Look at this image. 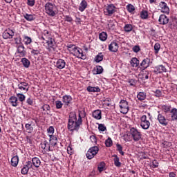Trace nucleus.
I'll use <instances>...</instances> for the list:
<instances>
[{
    "label": "nucleus",
    "instance_id": "6",
    "mask_svg": "<svg viewBox=\"0 0 177 177\" xmlns=\"http://www.w3.org/2000/svg\"><path fill=\"white\" fill-rule=\"evenodd\" d=\"M119 107L120 109V113L122 114H127L128 111H129V106L128 105V102L124 100H122L120 102Z\"/></svg>",
    "mask_w": 177,
    "mask_h": 177
},
{
    "label": "nucleus",
    "instance_id": "59",
    "mask_svg": "<svg viewBox=\"0 0 177 177\" xmlns=\"http://www.w3.org/2000/svg\"><path fill=\"white\" fill-rule=\"evenodd\" d=\"M104 104L106 105V106H110L111 104V99L110 98H106L104 100Z\"/></svg>",
    "mask_w": 177,
    "mask_h": 177
},
{
    "label": "nucleus",
    "instance_id": "4",
    "mask_svg": "<svg viewBox=\"0 0 177 177\" xmlns=\"http://www.w3.org/2000/svg\"><path fill=\"white\" fill-rule=\"evenodd\" d=\"M130 135L134 142H139L142 139V133L136 128L133 127L130 129Z\"/></svg>",
    "mask_w": 177,
    "mask_h": 177
},
{
    "label": "nucleus",
    "instance_id": "42",
    "mask_svg": "<svg viewBox=\"0 0 177 177\" xmlns=\"http://www.w3.org/2000/svg\"><path fill=\"white\" fill-rule=\"evenodd\" d=\"M24 42L25 45H30L32 42V39L28 36H24Z\"/></svg>",
    "mask_w": 177,
    "mask_h": 177
},
{
    "label": "nucleus",
    "instance_id": "8",
    "mask_svg": "<svg viewBox=\"0 0 177 177\" xmlns=\"http://www.w3.org/2000/svg\"><path fill=\"white\" fill-rule=\"evenodd\" d=\"M115 13V6L113 4H109L104 10V15L105 16H113V14Z\"/></svg>",
    "mask_w": 177,
    "mask_h": 177
},
{
    "label": "nucleus",
    "instance_id": "3",
    "mask_svg": "<svg viewBox=\"0 0 177 177\" xmlns=\"http://www.w3.org/2000/svg\"><path fill=\"white\" fill-rule=\"evenodd\" d=\"M17 86L18 87L15 89V93H17V92L20 93H27L30 89L28 82H19Z\"/></svg>",
    "mask_w": 177,
    "mask_h": 177
},
{
    "label": "nucleus",
    "instance_id": "56",
    "mask_svg": "<svg viewBox=\"0 0 177 177\" xmlns=\"http://www.w3.org/2000/svg\"><path fill=\"white\" fill-rule=\"evenodd\" d=\"M48 133L49 135H53L55 133V128L53 127L50 126L48 129H47Z\"/></svg>",
    "mask_w": 177,
    "mask_h": 177
},
{
    "label": "nucleus",
    "instance_id": "62",
    "mask_svg": "<svg viewBox=\"0 0 177 177\" xmlns=\"http://www.w3.org/2000/svg\"><path fill=\"white\" fill-rule=\"evenodd\" d=\"M90 140H91L92 143H97V140L96 139V136H91Z\"/></svg>",
    "mask_w": 177,
    "mask_h": 177
},
{
    "label": "nucleus",
    "instance_id": "47",
    "mask_svg": "<svg viewBox=\"0 0 177 177\" xmlns=\"http://www.w3.org/2000/svg\"><path fill=\"white\" fill-rule=\"evenodd\" d=\"M46 41L49 48H53V39L52 37L46 39Z\"/></svg>",
    "mask_w": 177,
    "mask_h": 177
},
{
    "label": "nucleus",
    "instance_id": "12",
    "mask_svg": "<svg viewBox=\"0 0 177 177\" xmlns=\"http://www.w3.org/2000/svg\"><path fill=\"white\" fill-rule=\"evenodd\" d=\"M118 48H120V46H118V42L116 41H113L109 45V50H110V52H113L114 53L118 52Z\"/></svg>",
    "mask_w": 177,
    "mask_h": 177
},
{
    "label": "nucleus",
    "instance_id": "7",
    "mask_svg": "<svg viewBox=\"0 0 177 177\" xmlns=\"http://www.w3.org/2000/svg\"><path fill=\"white\" fill-rule=\"evenodd\" d=\"M140 127L142 129H149L150 128V121L147 120V116L143 115L140 118Z\"/></svg>",
    "mask_w": 177,
    "mask_h": 177
},
{
    "label": "nucleus",
    "instance_id": "57",
    "mask_svg": "<svg viewBox=\"0 0 177 177\" xmlns=\"http://www.w3.org/2000/svg\"><path fill=\"white\" fill-rule=\"evenodd\" d=\"M151 168L158 167V162L157 160H153L151 165Z\"/></svg>",
    "mask_w": 177,
    "mask_h": 177
},
{
    "label": "nucleus",
    "instance_id": "14",
    "mask_svg": "<svg viewBox=\"0 0 177 177\" xmlns=\"http://www.w3.org/2000/svg\"><path fill=\"white\" fill-rule=\"evenodd\" d=\"M157 120L160 125H162V127H167V125H168V121L167 120L165 116L162 115V114L159 113L158 115Z\"/></svg>",
    "mask_w": 177,
    "mask_h": 177
},
{
    "label": "nucleus",
    "instance_id": "36",
    "mask_svg": "<svg viewBox=\"0 0 177 177\" xmlns=\"http://www.w3.org/2000/svg\"><path fill=\"white\" fill-rule=\"evenodd\" d=\"M137 99L140 102L145 100V99H146V93L139 92L137 95Z\"/></svg>",
    "mask_w": 177,
    "mask_h": 177
},
{
    "label": "nucleus",
    "instance_id": "1",
    "mask_svg": "<svg viewBox=\"0 0 177 177\" xmlns=\"http://www.w3.org/2000/svg\"><path fill=\"white\" fill-rule=\"evenodd\" d=\"M81 125H82V118H81V115L79 114L78 119H77L75 113H71L68 122V131H71V132H73V131H78Z\"/></svg>",
    "mask_w": 177,
    "mask_h": 177
},
{
    "label": "nucleus",
    "instance_id": "25",
    "mask_svg": "<svg viewBox=\"0 0 177 177\" xmlns=\"http://www.w3.org/2000/svg\"><path fill=\"white\" fill-rule=\"evenodd\" d=\"M86 8H88V2H86L85 0H82L80 4L79 10L80 12H84Z\"/></svg>",
    "mask_w": 177,
    "mask_h": 177
},
{
    "label": "nucleus",
    "instance_id": "16",
    "mask_svg": "<svg viewBox=\"0 0 177 177\" xmlns=\"http://www.w3.org/2000/svg\"><path fill=\"white\" fill-rule=\"evenodd\" d=\"M158 21L159 24H161L162 26H165V24H168L169 19L165 15H160L159 17Z\"/></svg>",
    "mask_w": 177,
    "mask_h": 177
},
{
    "label": "nucleus",
    "instance_id": "30",
    "mask_svg": "<svg viewBox=\"0 0 177 177\" xmlns=\"http://www.w3.org/2000/svg\"><path fill=\"white\" fill-rule=\"evenodd\" d=\"M18 164H19V156H13L11 159V165L12 167H17Z\"/></svg>",
    "mask_w": 177,
    "mask_h": 177
},
{
    "label": "nucleus",
    "instance_id": "26",
    "mask_svg": "<svg viewBox=\"0 0 177 177\" xmlns=\"http://www.w3.org/2000/svg\"><path fill=\"white\" fill-rule=\"evenodd\" d=\"M25 128L28 133H32V131H34V128L32 127V122L26 124Z\"/></svg>",
    "mask_w": 177,
    "mask_h": 177
},
{
    "label": "nucleus",
    "instance_id": "33",
    "mask_svg": "<svg viewBox=\"0 0 177 177\" xmlns=\"http://www.w3.org/2000/svg\"><path fill=\"white\" fill-rule=\"evenodd\" d=\"M41 109L43 111H44V114L49 115V113H50V106H49V104H44L41 107Z\"/></svg>",
    "mask_w": 177,
    "mask_h": 177
},
{
    "label": "nucleus",
    "instance_id": "58",
    "mask_svg": "<svg viewBox=\"0 0 177 177\" xmlns=\"http://www.w3.org/2000/svg\"><path fill=\"white\" fill-rule=\"evenodd\" d=\"M133 52L138 53L140 50V47L139 46H135L133 47Z\"/></svg>",
    "mask_w": 177,
    "mask_h": 177
},
{
    "label": "nucleus",
    "instance_id": "13",
    "mask_svg": "<svg viewBox=\"0 0 177 177\" xmlns=\"http://www.w3.org/2000/svg\"><path fill=\"white\" fill-rule=\"evenodd\" d=\"M55 67L58 68V70H63L66 67V61L63 59H59L55 64Z\"/></svg>",
    "mask_w": 177,
    "mask_h": 177
},
{
    "label": "nucleus",
    "instance_id": "43",
    "mask_svg": "<svg viewBox=\"0 0 177 177\" xmlns=\"http://www.w3.org/2000/svg\"><path fill=\"white\" fill-rule=\"evenodd\" d=\"M142 78H144V80H149V75L150 74V71H145V69H142Z\"/></svg>",
    "mask_w": 177,
    "mask_h": 177
},
{
    "label": "nucleus",
    "instance_id": "20",
    "mask_svg": "<svg viewBox=\"0 0 177 177\" xmlns=\"http://www.w3.org/2000/svg\"><path fill=\"white\" fill-rule=\"evenodd\" d=\"M73 97L71 95H65L62 97V102L65 106H68L71 103Z\"/></svg>",
    "mask_w": 177,
    "mask_h": 177
},
{
    "label": "nucleus",
    "instance_id": "60",
    "mask_svg": "<svg viewBox=\"0 0 177 177\" xmlns=\"http://www.w3.org/2000/svg\"><path fill=\"white\" fill-rule=\"evenodd\" d=\"M162 95V93L160 90H156L155 91V96L156 97H160Z\"/></svg>",
    "mask_w": 177,
    "mask_h": 177
},
{
    "label": "nucleus",
    "instance_id": "40",
    "mask_svg": "<svg viewBox=\"0 0 177 177\" xmlns=\"http://www.w3.org/2000/svg\"><path fill=\"white\" fill-rule=\"evenodd\" d=\"M113 162L115 167H121V162H120V158L117 155H113Z\"/></svg>",
    "mask_w": 177,
    "mask_h": 177
},
{
    "label": "nucleus",
    "instance_id": "32",
    "mask_svg": "<svg viewBox=\"0 0 177 177\" xmlns=\"http://www.w3.org/2000/svg\"><path fill=\"white\" fill-rule=\"evenodd\" d=\"M40 146L44 150H46V151H50V147L49 146V144H48V142L44 141L41 142Z\"/></svg>",
    "mask_w": 177,
    "mask_h": 177
},
{
    "label": "nucleus",
    "instance_id": "9",
    "mask_svg": "<svg viewBox=\"0 0 177 177\" xmlns=\"http://www.w3.org/2000/svg\"><path fill=\"white\" fill-rule=\"evenodd\" d=\"M72 55L73 56H75V57H77L78 59H82V60H85V59H86V56L84 55L82 49L78 47H76V48H75V50L73 51Z\"/></svg>",
    "mask_w": 177,
    "mask_h": 177
},
{
    "label": "nucleus",
    "instance_id": "51",
    "mask_svg": "<svg viewBox=\"0 0 177 177\" xmlns=\"http://www.w3.org/2000/svg\"><path fill=\"white\" fill-rule=\"evenodd\" d=\"M56 109H60L63 107V102L60 100L55 101Z\"/></svg>",
    "mask_w": 177,
    "mask_h": 177
},
{
    "label": "nucleus",
    "instance_id": "54",
    "mask_svg": "<svg viewBox=\"0 0 177 177\" xmlns=\"http://www.w3.org/2000/svg\"><path fill=\"white\" fill-rule=\"evenodd\" d=\"M116 147H117V150H118V151H119L120 154H121L122 156H124V152L122 151V146H121V145H120V144H116Z\"/></svg>",
    "mask_w": 177,
    "mask_h": 177
},
{
    "label": "nucleus",
    "instance_id": "35",
    "mask_svg": "<svg viewBox=\"0 0 177 177\" xmlns=\"http://www.w3.org/2000/svg\"><path fill=\"white\" fill-rule=\"evenodd\" d=\"M50 142L53 146H56L57 145V137L53 135H49Z\"/></svg>",
    "mask_w": 177,
    "mask_h": 177
},
{
    "label": "nucleus",
    "instance_id": "24",
    "mask_svg": "<svg viewBox=\"0 0 177 177\" xmlns=\"http://www.w3.org/2000/svg\"><path fill=\"white\" fill-rule=\"evenodd\" d=\"M93 117L95 120H102V111L97 109L93 112Z\"/></svg>",
    "mask_w": 177,
    "mask_h": 177
},
{
    "label": "nucleus",
    "instance_id": "61",
    "mask_svg": "<svg viewBox=\"0 0 177 177\" xmlns=\"http://www.w3.org/2000/svg\"><path fill=\"white\" fill-rule=\"evenodd\" d=\"M3 38L4 39H10V37H9V35L8 34V32H6V30L3 33Z\"/></svg>",
    "mask_w": 177,
    "mask_h": 177
},
{
    "label": "nucleus",
    "instance_id": "11",
    "mask_svg": "<svg viewBox=\"0 0 177 177\" xmlns=\"http://www.w3.org/2000/svg\"><path fill=\"white\" fill-rule=\"evenodd\" d=\"M159 10L162 12V13L169 14V7L167 5L165 1H161L158 6Z\"/></svg>",
    "mask_w": 177,
    "mask_h": 177
},
{
    "label": "nucleus",
    "instance_id": "2",
    "mask_svg": "<svg viewBox=\"0 0 177 177\" xmlns=\"http://www.w3.org/2000/svg\"><path fill=\"white\" fill-rule=\"evenodd\" d=\"M44 8L46 15H48L50 17H55V16L57 15V7L56 6V5L50 2H47L45 4Z\"/></svg>",
    "mask_w": 177,
    "mask_h": 177
},
{
    "label": "nucleus",
    "instance_id": "48",
    "mask_svg": "<svg viewBox=\"0 0 177 177\" xmlns=\"http://www.w3.org/2000/svg\"><path fill=\"white\" fill-rule=\"evenodd\" d=\"M98 130L100 132H104V131H107V128L106 126L103 124H98Z\"/></svg>",
    "mask_w": 177,
    "mask_h": 177
},
{
    "label": "nucleus",
    "instance_id": "38",
    "mask_svg": "<svg viewBox=\"0 0 177 177\" xmlns=\"http://www.w3.org/2000/svg\"><path fill=\"white\" fill-rule=\"evenodd\" d=\"M88 92H100V88L99 86L93 87V86H88L87 87Z\"/></svg>",
    "mask_w": 177,
    "mask_h": 177
},
{
    "label": "nucleus",
    "instance_id": "28",
    "mask_svg": "<svg viewBox=\"0 0 177 177\" xmlns=\"http://www.w3.org/2000/svg\"><path fill=\"white\" fill-rule=\"evenodd\" d=\"M21 62L22 63L24 67H25V68H28V67H30V60H28V59L24 57V58H22L21 59Z\"/></svg>",
    "mask_w": 177,
    "mask_h": 177
},
{
    "label": "nucleus",
    "instance_id": "53",
    "mask_svg": "<svg viewBox=\"0 0 177 177\" xmlns=\"http://www.w3.org/2000/svg\"><path fill=\"white\" fill-rule=\"evenodd\" d=\"M6 31L7 32L8 37H10V39H11V38H13V37L15 36V32L12 30L8 29Z\"/></svg>",
    "mask_w": 177,
    "mask_h": 177
},
{
    "label": "nucleus",
    "instance_id": "21",
    "mask_svg": "<svg viewBox=\"0 0 177 177\" xmlns=\"http://www.w3.org/2000/svg\"><path fill=\"white\" fill-rule=\"evenodd\" d=\"M31 162H32V166L35 167V168H39L41 165V160H39L37 157L32 158Z\"/></svg>",
    "mask_w": 177,
    "mask_h": 177
},
{
    "label": "nucleus",
    "instance_id": "10",
    "mask_svg": "<svg viewBox=\"0 0 177 177\" xmlns=\"http://www.w3.org/2000/svg\"><path fill=\"white\" fill-rule=\"evenodd\" d=\"M31 168H32V162H31V161H28L23 165L21 173L22 175H27L29 169H31Z\"/></svg>",
    "mask_w": 177,
    "mask_h": 177
},
{
    "label": "nucleus",
    "instance_id": "5",
    "mask_svg": "<svg viewBox=\"0 0 177 177\" xmlns=\"http://www.w3.org/2000/svg\"><path fill=\"white\" fill-rule=\"evenodd\" d=\"M97 153H99V147L94 146L88 150L86 156L88 160H92V158H93V157H95Z\"/></svg>",
    "mask_w": 177,
    "mask_h": 177
},
{
    "label": "nucleus",
    "instance_id": "19",
    "mask_svg": "<svg viewBox=\"0 0 177 177\" xmlns=\"http://www.w3.org/2000/svg\"><path fill=\"white\" fill-rule=\"evenodd\" d=\"M24 49H25V48L23 44H20L18 46L17 52H18L20 57H24V56H26V55L27 54V52Z\"/></svg>",
    "mask_w": 177,
    "mask_h": 177
},
{
    "label": "nucleus",
    "instance_id": "31",
    "mask_svg": "<svg viewBox=\"0 0 177 177\" xmlns=\"http://www.w3.org/2000/svg\"><path fill=\"white\" fill-rule=\"evenodd\" d=\"M16 93H17V98L18 99V100H19V102H21L23 103V102L26 100V95H24L23 93H26L17 92Z\"/></svg>",
    "mask_w": 177,
    "mask_h": 177
},
{
    "label": "nucleus",
    "instance_id": "34",
    "mask_svg": "<svg viewBox=\"0 0 177 177\" xmlns=\"http://www.w3.org/2000/svg\"><path fill=\"white\" fill-rule=\"evenodd\" d=\"M140 17L142 20H147V19H149V12L143 10L140 12Z\"/></svg>",
    "mask_w": 177,
    "mask_h": 177
},
{
    "label": "nucleus",
    "instance_id": "55",
    "mask_svg": "<svg viewBox=\"0 0 177 177\" xmlns=\"http://www.w3.org/2000/svg\"><path fill=\"white\" fill-rule=\"evenodd\" d=\"M27 5L28 6H30V8H32L34 5H35V0H27Z\"/></svg>",
    "mask_w": 177,
    "mask_h": 177
},
{
    "label": "nucleus",
    "instance_id": "22",
    "mask_svg": "<svg viewBox=\"0 0 177 177\" xmlns=\"http://www.w3.org/2000/svg\"><path fill=\"white\" fill-rule=\"evenodd\" d=\"M130 64L131 67H135L136 68H139V59L136 57H133L130 60Z\"/></svg>",
    "mask_w": 177,
    "mask_h": 177
},
{
    "label": "nucleus",
    "instance_id": "37",
    "mask_svg": "<svg viewBox=\"0 0 177 177\" xmlns=\"http://www.w3.org/2000/svg\"><path fill=\"white\" fill-rule=\"evenodd\" d=\"M104 57V55H103V53H100L97 56L95 57V62L96 63H100L103 60V58Z\"/></svg>",
    "mask_w": 177,
    "mask_h": 177
},
{
    "label": "nucleus",
    "instance_id": "18",
    "mask_svg": "<svg viewBox=\"0 0 177 177\" xmlns=\"http://www.w3.org/2000/svg\"><path fill=\"white\" fill-rule=\"evenodd\" d=\"M140 67L142 70H146V68L150 67V58L147 57L144 59L140 63Z\"/></svg>",
    "mask_w": 177,
    "mask_h": 177
},
{
    "label": "nucleus",
    "instance_id": "64",
    "mask_svg": "<svg viewBox=\"0 0 177 177\" xmlns=\"http://www.w3.org/2000/svg\"><path fill=\"white\" fill-rule=\"evenodd\" d=\"M31 54L32 55H39V50L32 49V51H31Z\"/></svg>",
    "mask_w": 177,
    "mask_h": 177
},
{
    "label": "nucleus",
    "instance_id": "63",
    "mask_svg": "<svg viewBox=\"0 0 177 177\" xmlns=\"http://www.w3.org/2000/svg\"><path fill=\"white\" fill-rule=\"evenodd\" d=\"M65 21H68V23H71L73 21V18L68 15L65 16Z\"/></svg>",
    "mask_w": 177,
    "mask_h": 177
},
{
    "label": "nucleus",
    "instance_id": "45",
    "mask_svg": "<svg viewBox=\"0 0 177 177\" xmlns=\"http://www.w3.org/2000/svg\"><path fill=\"white\" fill-rule=\"evenodd\" d=\"M105 167H106V164H104V162H100L97 167V169L99 172H103V171H104Z\"/></svg>",
    "mask_w": 177,
    "mask_h": 177
},
{
    "label": "nucleus",
    "instance_id": "41",
    "mask_svg": "<svg viewBox=\"0 0 177 177\" xmlns=\"http://www.w3.org/2000/svg\"><path fill=\"white\" fill-rule=\"evenodd\" d=\"M99 38L100 41H104L107 39V33L105 32H102L99 34Z\"/></svg>",
    "mask_w": 177,
    "mask_h": 177
},
{
    "label": "nucleus",
    "instance_id": "44",
    "mask_svg": "<svg viewBox=\"0 0 177 177\" xmlns=\"http://www.w3.org/2000/svg\"><path fill=\"white\" fill-rule=\"evenodd\" d=\"M105 146L106 147H111L113 146V140H111V138L109 137L105 140Z\"/></svg>",
    "mask_w": 177,
    "mask_h": 177
},
{
    "label": "nucleus",
    "instance_id": "50",
    "mask_svg": "<svg viewBox=\"0 0 177 177\" xmlns=\"http://www.w3.org/2000/svg\"><path fill=\"white\" fill-rule=\"evenodd\" d=\"M124 31L126 32H131V30L133 28V27H132V25H131V24H127V25H125L124 26Z\"/></svg>",
    "mask_w": 177,
    "mask_h": 177
},
{
    "label": "nucleus",
    "instance_id": "23",
    "mask_svg": "<svg viewBox=\"0 0 177 177\" xmlns=\"http://www.w3.org/2000/svg\"><path fill=\"white\" fill-rule=\"evenodd\" d=\"M9 102L13 107H16L17 104H19V100L17 99V97L12 96L9 99Z\"/></svg>",
    "mask_w": 177,
    "mask_h": 177
},
{
    "label": "nucleus",
    "instance_id": "49",
    "mask_svg": "<svg viewBox=\"0 0 177 177\" xmlns=\"http://www.w3.org/2000/svg\"><path fill=\"white\" fill-rule=\"evenodd\" d=\"M126 8H127L128 12H129V13H132V12H134V10H135V7L132 4H128L126 6Z\"/></svg>",
    "mask_w": 177,
    "mask_h": 177
},
{
    "label": "nucleus",
    "instance_id": "27",
    "mask_svg": "<svg viewBox=\"0 0 177 177\" xmlns=\"http://www.w3.org/2000/svg\"><path fill=\"white\" fill-rule=\"evenodd\" d=\"M169 27L171 30H176L177 28V19L173 18L169 22Z\"/></svg>",
    "mask_w": 177,
    "mask_h": 177
},
{
    "label": "nucleus",
    "instance_id": "52",
    "mask_svg": "<svg viewBox=\"0 0 177 177\" xmlns=\"http://www.w3.org/2000/svg\"><path fill=\"white\" fill-rule=\"evenodd\" d=\"M154 50L155 53L157 54L158 52H160V49L161 48V46L159 44V43H156L154 46Z\"/></svg>",
    "mask_w": 177,
    "mask_h": 177
},
{
    "label": "nucleus",
    "instance_id": "15",
    "mask_svg": "<svg viewBox=\"0 0 177 177\" xmlns=\"http://www.w3.org/2000/svg\"><path fill=\"white\" fill-rule=\"evenodd\" d=\"M166 116H167V118H169V120H171V121H176V120H177V109H176V108H173L170 111L171 118H169V115H168V114H167Z\"/></svg>",
    "mask_w": 177,
    "mask_h": 177
},
{
    "label": "nucleus",
    "instance_id": "17",
    "mask_svg": "<svg viewBox=\"0 0 177 177\" xmlns=\"http://www.w3.org/2000/svg\"><path fill=\"white\" fill-rule=\"evenodd\" d=\"M153 73H155V74H162V73H167V68L163 65H159L154 68Z\"/></svg>",
    "mask_w": 177,
    "mask_h": 177
},
{
    "label": "nucleus",
    "instance_id": "46",
    "mask_svg": "<svg viewBox=\"0 0 177 177\" xmlns=\"http://www.w3.org/2000/svg\"><path fill=\"white\" fill-rule=\"evenodd\" d=\"M102 73H103V67L97 66L96 70L94 71V74H102Z\"/></svg>",
    "mask_w": 177,
    "mask_h": 177
},
{
    "label": "nucleus",
    "instance_id": "29",
    "mask_svg": "<svg viewBox=\"0 0 177 177\" xmlns=\"http://www.w3.org/2000/svg\"><path fill=\"white\" fill-rule=\"evenodd\" d=\"M41 38H42V39H44V41L48 39V38H51L50 32L49 31H48L47 30H44L42 32Z\"/></svg>",
    "mask_w": 177,
    "mask_h": 177
},
{
    "label": "nucleus",
    "instance_id": "39",
    "mask_svg": "<svg viewBox=\"0 0 177 177\" xmlns=\"http://www.w3.org/2000/svg\"><path fill=\"white\" fill-rule=\"evenodd\" d=\"M24 19L27 20V21H32V20H35V17L32 15H29V14H25L24 15Z\"/></svg>",
    "mask_w": 177,
    "mask_h": 177
}]
</instances>
